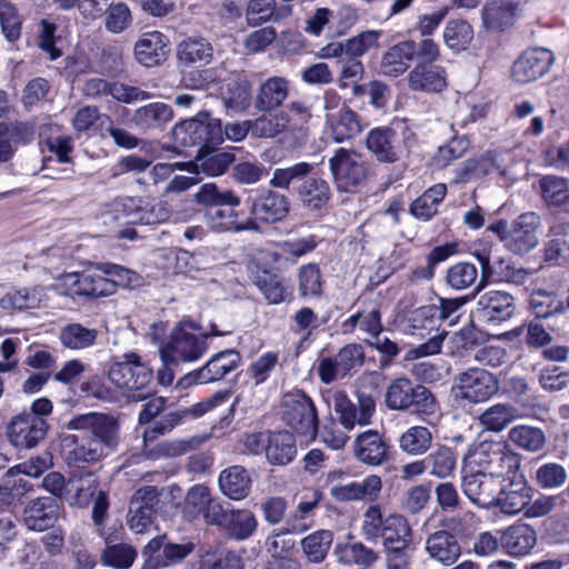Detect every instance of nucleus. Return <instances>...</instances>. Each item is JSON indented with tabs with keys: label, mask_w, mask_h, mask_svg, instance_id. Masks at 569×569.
<instances>
[{
	"label": "nucleus",
	"mask_w": 569,
	"mask_h": 569,
	"mask_svg": "<svg viewBox=\"0 0 569 569\" xmlns=\"http://www.w3.org/2000/svg\"><path fill=\"white\" fill-rule=\"evenodd\" d=\"M136 280V272L114 263H102L82 272L64 273L60 279L61 286L70 296L91 299L110 296L118 286H131Z\"/></svg>",
	"instance_id": "obj_1"
},
{
	"label": "nucleus",
	"mask_w": 569,
	"mask_h": 569,
	"mask_svg": "<svg viewBox=\"0 0 569 569\" xmlns=\"http://www.w3.org/2000/svg\"><path fill=\"white\" fill-rule=\"evenodd\" d=\"M108 377L129 401H143L152 395V370L137 353H124L110 367Z\"/></svg>",
	"instance_id": "obj_2"
},
{
	"label": "nucleus",
	"mask_w": 569,
	"mask_h": 569,
	"mask_svg": "<svg viewBox=\"0 0 569 569\" xmlns=\"http://www.w3.org/2000/svg\"><path fill=\"white\" fill-rule=\"evenodd\" d=\"M207 339L208 335L200 333L193 322L181 321L171 331L169 341L159 349L160 357L167 366L197 361L208 350Z\"/></svg>",
	"instance_id": "obj_3"
},
{
	"label": "nucleus",
	"mask_w": 569,
	"mask_h": 569,
	"mask_svg": "<svg viewBox=\"0 0 569 569\" xmlns=\"http://www.w3.org/2000/svg\"><path fill=\"white\" fill-rule=\"evenodd\" d=\"M385 402L391 410L411 411L420 416L429 417L438 411V403L431 391L408 378H397L390 382Z\"/></svg>",
	"instance_id": "obj_4"
},
{
	"label": "nucleus",
	"mask_w": 569,
	"mask_h": 569,
	"mask_svg": "<svg viewBox=\"0 0 569 569\" xmlns=\"http://www.w3.org/2000/svg\"><path fill=\"white\" fill-rule=\"evenodd\" d=\"M540 227V214L528 211L521 213L510 223L501 220L489 229L498 236L510 252L517 256H525L538 246V230Z\"/></svg>",
	"instance_id": "obj_5"
},
{
	"label": "nucleus",
	"mask_w": 569,
	"mask_h": 569,
	"mask_svg": "<svg viewBox=\"0 0 569 569\" xmlns=\"http://www.w3.org/2000/svg\"><path fill=\"white\" fill-rule=\"evenodd\" d=\"M415 141V133L408 128L398 131L389 126H380L368 131L365 144L378 162L390 164L407 154Z\"/></svg>",
	"instance_id": "obj_6"
},
{
	"label": "nucleus",
	"mask_w": 569,
	"mask_h": 569,
	"mask_svg": "<svg viewBox=\"0 0 569 569\" xmlns=\"http://www.w3.org/2000/svg\"><path fill=\"white\" fill-rule=\"evenodd\" d=\"M471 459L479 470L501 482L517 478L520 468L519 455L499 441L480 443L471 453Z\"/></svg>",
	"instance_id": "obj_7"
},
{
	"label": "nucleus",
	"mask_w": 569,
	"mask_h": 569,
	"mask_svg": "<svg viewBox=\"0 0 569 569\" xmlns=\"http://www.w3.org/2000/svg\"><path fill=\"white\" fill-rule=\"evenodd\" d=\"M436 305H426L409 311L403 320L405 331L408 335L426 338L436 331L426 342L417 346L412 353L416 358L433 356L440 352L446 330L439 331V325L435 317Z\"/></svg>",
	"instance_id": "obj_8"
},
{
	"label": "nucleus",
	"mask_w": 569,
	"mask_h": 569,
	"mask_svg": "<svg viewBox=\"0 0 569 569\" xmlns=\"http://www.w3.org/2000/svg\"><path fill=\"white\" fill-rule=\"evenodd\" d=\"M329 168L339 191L351 192L361 186L369 174V164L352 149L339 148L329 159Z\"/></svg>",
	"instance_id": "obj_9"
},
{
	"label": "nucleus",
	"mask_w": 569,
	"mask_h": 569,
	"mask_svg": "<svg viewBox=\"0 0 569 569\" xmlns=\"http://www.w3.org/2000/svg\"><path fill=\"white\" fill-rule=\"evenodd\" d=\"M194 549V545L172 542L166 535L152 538L142 549L140 569H173L181 563Z\"/></svg>",
	"instance_id": "obj_10"
},
{
	"label": "nucleus",
	"mask_w": 569,
	"mask_h": 569,
	"mask_svg": "<svg viewBox=\"0 0 569 569\" xmlns=\"http://www.w3.org/2000/svg\"><path fill=\"white\" fill-rule=\"evenodd\" d=\"M176 139L184 147H211L223 141L221 121L208 112H199L196 118L186 120L173 130Z\"/></svg>",
	"instance_id": "obj_11"
},
{
	"label": "nucleus",
	"mask_w": 569,
	"mask_h": 569,
	"mask_svg": "<svg viewBox=\"0 0 569 569\" xmlns=\"http://www.w3.org/2000/svg\"><path fill=\"white\" fill-rule=\"evenodd\" d=\"M498 381L485 369L470 368L456 378V399L466 405L482 403L498 392Z\"/></svg>",
	"instance_id": "obj_12"
},
{
	"label": "nucleus",
	"mask_w": 569,
	"mask_h": 569,
	"mask_svg": "<svg viewBox=\"0 0 569 569\" xmlns=\"http://www.w3.org/2000/svg\"><path fill=\"white\" fill-rule=\"evenodd\" d=\"M282 419L296 432L313 438L318 430V415L313 401L298 390L287 393L282 400Z\"/></svg>",
	"instance_id": "obj_13"
},
{
	"label": "nucleus",
	"mask_w": 569,
	"mask_h": 569,
	"mask_svg": "<svg viewBox=\"0 0 569 569\" xmlns=\"http://www.w3.org/2000/svg\"><path fill=\"white\" fill-rule=\"evenodd\" d=\"M69 430L89 431L93 442L110 453L119 442V426L114 417L100 412H88L73 417Z\"/></svg>",
	"instance_id": "obj_14"
},
{
	"label": "nucleus",
	"mask_w": 569,
	"mask_h": 569,
	"mask_svg": "<svg viewBox=\"0 0 569 569\" xmlns=\"http://www.w3.org/2000/svg\"><path fill=\"white\" fill-rule=\"evenodd\" d=\"M48 429L47 419L20 412L11 418L7 437L17 449H32L44 440Z\"/></svg>",
	"instance_id": "obj_15"
},
{
	"label": "nucleus",
	"mask_w": 569,
	"mask_h": 569,
	"mask_svg": "<svg viewBox=\"0 0 569 569\" xmlns=\"http://www.w3.org/2000/svg\"><path fill=\"white\" fill-rule=\"evenodd\" d=\"M501 480L486 475L481 470H465L461 476V490L469 501L480 508L496 506L500 492Z\"/></svg>",
	"instance_id": "obj_16"
},
{
	"label": "nucleus",
	"mask_w": 569,
	"mask_h": 569,
	"mask_svg": "<svg viewBox=\"0 0 569 569\" xmlns=\"http://www.w3.org/2000/svg\"><path fill=\"white\" fill-rule=\"evenodd\" d=\"M240 361L241 356L234 349L222 350L212 356L202 368L182 377L179 385L189 387L194 383L203 385L219 381L233 371L240 365Z\"/></svg>",
	"instance_id": "obj_17"
},
{
	"label": "nucleus",
	"mask_w": 569,
	"mask_h": 569,
	"mask_svg": "<svg viewBox=\"0 0 569 569\" xmlns=\"http://www.w3.org/2000/svg\"><path fill=\"white\" fill-rule=\"evenodd\" d=\"M555 61L553 53L545 48H533L525 51L513 63L512 78L516 82L526 84L545 76Z\"/></svg>",
	"instance_id": "obj_18"
},
{
	"label": "nucleus",
	"mask_w": 569,
	"mask_h": 569,
	"mask_svg": "<svg viewBox=\"0 0 569 569\" xmlns=\"http://www.w3.org/2000/svg\"><path fill=\"white\" fill-rule=\"evenodd\" d=\"M62 506L53 497L30 500L23 509V521L29 530L44 531L53 528L61 517Z\"/></svg>",
	"instance_id": "obj_19"
},
{
	"label": "nucleus",
	"mask_w": 569,
	"mask_h": 569,
	"mask_svg": "<svg viewBox=\"0 0 569 569\" xmlns=\"http://www.w3.org/2000/svg\"><path fill=\"white\" fill-rule=\"evenodd\" d=\"M290 211L289 198L272 189L262 190L251 201L250 213L266 223L282 221Z\"/></svg>",
	"instance_id": "obj_20"
},
{
	"label": "nucleus",
	"mask_w": 569,
	"mask_h": 569,
	"mask_svg": "<svg viewBox=\"0 0 569 569\" xmlns=\"http://www.w3.org/2000/svg\"><path fill=\"white\" fill-rule=\"evenodd\" d=\"M516 310L515 299L507 291L489 290L482 293L476 311L483 320L489 322H502L510 319Z\"/></svg>",
	"instance_id": "obj_21"
},
{
	"label": "nucleus",
	"mask_w": 569,
	"mask_h": 569,
	"mask_svg": "<svg viewBox=\"0 0 569 569\" xmlns=\"http://www.w3.org/2000/svg\"><path fill=\"white\" fill-rule=\"evenodd\" d=\"M168 43V38L160 31L144 32L134 44V58L148 68L159 66L167 59Z\"/></svg>",
	"instance_id": "obj_22"
},
{
	"label": "nucleus",
	"mask_w": 569,
	"mask_h": 569,
	"mask_svg": "<svg viewBox=\"0 0 569 569\" xmlns=\"http://www.w3.org/2000/svg\"><path fill=\"white\" fill-rule=\"evenodd\" d=\"M329 134L337 143H343L357 138L366 128L362 118L349 107L341 108L329 117Z\"/></svg>",
	"instance_id": "obj_23"
},
{
	"label": "nucleus",
	"mask_w": 569,
	"mask_h": 569,
	"mask_svg": "<svg viewBox=\"0 0 569 569\" xmlns=\"http://www.w3.org/2000/svg\"><path fill=\"white\" fill-rule=\"evenodd\" d=\"M290 83L283 77L273 76L262 81L254 94L253 103L258 111H272L288 98Z\"/></svg>",
	"instance_id": "obj_24"
},
{
	"label": "nucleus",
	"mask_w": 569,
	"mask_h": 569,
	"mask_svg": "<svg viewBox=\"0 0 569 569\" xmlns=\"http://www.w3.org/2000/svg\"><path fill=\"white\" fill-rule=\"evenodd\" d=\"M426 551L432 560L450 566L460 557L461 547L455 535L439 530L428 536Z\"/></svg>",
	"instance_id": "obj_25"
},
{
	"label": "nucleus",
	"mask_w": 569,
	"mask_h": 569,
	"mask_svg": "<svg viewBox=\"0 0 569 569\" xmlns=\"http://www.w3.org/2000/svg\"><path fill=\"white\" fill-rule=\"evenodd\" d=\"M409 87L416 91L440 92L447 87L446 71L430 63H417L408 76Z\"/></svg>",
	"instance_id": "obj_26"
},
{
	"label": "nucleus",
	"mask_w": 569,
	"mask_h": 569,
	"mask_svg": "<svg viewBox=\"0 0 569 569\" xmlns=\"http://www.w3.org/2000/svg\"><path fill=\"white\" fill-rule=\"evenodd\" d=\"M355 455L363 463L380 466L388 456V446L376 430H367L356 439Z\"/></svg>",
	"instance_id": "obj_27"
},
{
	"label": "nucleus",
	"mask_w": 569,
	"mask_h": 569,
	"mask_svg": "<svg viewBox=\"0 0 569 569\" xmlns=\"http://www.w3.org/2000/svg\"><path fill=\"white\" fill-rule=\"evenodd\" d=\"M502 548L511 556L528 555L537 543L536 530L528 523H516L501 531Z\"/></svg>",
	"instance_id": "obj_28"
},
{
	"label": "nucleus",
	"mask_w": 569,
	"mask_h": 569,
	"mask_svg": "<svg viewBox=\"0 0 569 569\" xmlns=\"http://www.w3.org/2000/svg\"><path fill=\"white\" fill-rule=\"evenodd\" d=\"M297 197L305 208L309 211H320L323 209L331 197L328 181L320 177H307L296 188Z\"/></svg>",
	"instance_id": "obj_29"
},
{
	"label": "nucleus",
	"mask_w": 569,
	"mask_h": 569,
	"mask_svg": "<svg viewBox=\"0 0 569 569\" xmlns=\"http://www.w3.org/2000/svg\"><path fill=\"white\" fill-rule=\"evenodd\" d=\"M213 58L211 43L202 37H189L177 48V59L183 67H201L209 64Z\"/></svg>",
	"instance_id": "obj_30"
},
{
	"label": "nucleus",
	"mask_w": 569,
	"mask_h": 569,
	"mask_svg": "<svg viewBox=\"0 0 569 569\" xmlns=\"http://www.w3.org/2000/svg\"><path fill=\"white\" fill-rule=\"evenodd\" d=\"M520 478H522L520 476ZM508 487L500 485V492L496 506L506 515H516L522 510L526 511L530 500L531 488L526 485L523 479L513 478Z\"/></svg>",
	"instance_id": "obj_31"
},
{
	"label": "nucleus",
	"mask_w": 569,
	"mask_h": 569,
	"mask_svg": "<svg viewBox=\"0 0 569 569\" xmlns=\"http://www.w3.org/2000/svg\"><path fill=\"white\" fill-rule=\"evenodd\" d=\"M539 187L543 202L551 208H556L563 213L569 214V180L547 174L539 179Z\"/></svg>",
	"instance_id": "obj_32"
},
{
	"label": "nucleus",
	"mask_w": 569,
	"mask_h": 569,
	"mask_svg": "<svg viewBox=\"0 0 569 569\" xmlns=\"http://www.w3.org/2000/svg\"><path fill=\"white\" fill-rule=\"evenodd\" d=\"M416 52L413 41H402L391 47L382 57L380 70L385 76L399 77L409 68Z\"/></svg>",
	"instance_id": "obj_33"
},
{
	"label": "nucleus",
	"mask_w": 569,
	"mask_h": 569,
	"mask_svg": "<svg viewBox=\"0 0 569 569\" xmlns=\"http://www.w3.org/2000/svg\"><path fill=\"white\" fill-rule=\"evenodd\" d=\"M222 493L232 500H241L250 492L251 479L241 466H231L221 471L218 479Z\"/></svg>",
	"instance_id": "obj_34"
},
{
	"label": "nucleus",
	"mask_w": 569,
	"mask_h": 569,
	"mask_svg": "<svg viewBox=\"0 0 569 569\" xmlns=\"http://www.w3.org/2000/svg\"><path fill=\"white\" fill-rule=\"evenodd\" d=\"M173 117L172 108L163 102H152L138 108L131 118L132 123L142 131L161 128Z\"/></svg>",
	"instance_id": "obj_35"
},
{
	"label": "nucleus",
	"mask_w": 569,
	"mask_h": 569,
	"mask_svg": "<svg viewBox=\"0 0 569 569\" xmlns=\"http://www.w3.org/2000/svg\"><path fill=\"white\" fill-rule=\"evenodd\" d=\"M332 542L333 532L331 530L319 529L300 540V549L309 563L320 565L326 560Z\"/></svg>",
	"instance_id": "obj_36"
},
{
	"label": "nucleus",
	"mask_w": 569,
	"mask_h": 569,
	"mask_svg": "<svg viewBox=\"0 0 569 569\" xmlns=\"http://www.w3.org/2000/svg\"><path fill=\"white\" fill-rule=\"evenodd\" d=\"M223 206L224 204H218L208 208L204 213V219L212 229L217 231H242L257 229V223L253 219H248L244 223H239L237 221V213L233 209L234 207L228 206V208H226Z\"/></svg>",
	"instance_id": "obj_37"
},
{
	"label": "nucleus",
	"mask_w": 569,
	"mask_h": 569,
	"mask_svg": "<svg viewBox=\"0 0 569 569\" xmlns=\"http://www.w3.org/2000/svg\"><path fill=\"white\" fill-rule=\"evenodd\" d=\"M308 526L305 523L290 522L286 529L273 530L264 540V549L271 557L270 562H276L290 556L295 548V540L286 538L289 533H299L306 531Z\"/></svg>",
	"instance_id": "obj_38"
},
{
	"label": "nucleus",
	"mask_w": 569,
	"mask_h": 569,
	"mask_svg": "<svg viewBox=\"0 0 569 569\" xmlns=\"http://www.w3.org/2000/svg\"><path fill=\"white\" fill-rule=\"evenodd\" d=\"M517 4L512 0H497L482 10V20L487 28L503 31L513 24L517 18Z\"/></svg>",
	"instance_id": "obj_39"
},
{
	"label": "nucleus",
	"mask_w": 569,
	"mask_h": 569,
	"mask_svg": "<svg viewBox=\"0 0 569 569\" xmlns=\"http://www.w3.org/2000/svg\"><path fill=\"white\" fill-rule=\"evenodd\" d=\"M297 455L295 437L289 431L270 432L266 458L271 465H287Z\"/></svg>",
	"instance_id": "obj_40"
},
{
	"label": "nucleus",
	"mask_w": 569,
	"mask_h": 569,
	"mask_svg": "<svg viewBox=\"0 0 569 569\" xmlns=\"http://www.w3.org/2000/svg\"><path fill=\"white\" fill-rule=\"evenodd\" d=\"M386 548L409 547L412 539V531L407 519L398 513L386 517L385 527L380 537Z\"/></svg>",
	"instance_id": "obj_41"
},
{
	"label": "nucleus",
	"mask_w": 569,
	"mask_h": 569,
	"mask_svg": "<svg viewBox=\"0 0 569 569\" xmlns=\"http://www.w3.org/2000/svg\"><path fill=\"white\" fill-rule=\"evenodd\" d=\"M221 99L229 110L244 111L251 101V86L244 78H232L221 86Z\"/></svg>",
	"instance_id": "obj_42"
},
{
	"label": "nucleus",
	"mask_w": 569,
	"mask_h": 569,
	"mask_svg": "<svg viewBox=\"0 0 569 569\" xmlns=\"http://www.w3.org/2000/svg\"><path fill=\"white\" fill-rule=\"evenodd\" d=\"M337 561L345 566L368 568L373 565L378 556L376 551L362 542L338 543L335 548Z\"/></svg>",
	"instance_id": "obj_43"
},
{
	"label": "nucleus",
	"mask_w": 569,
	"mask_h": 569,
	"mask_svg": "<svg viewBox=\"0 0 569 569\" xmlns=\"http://www.w3.org/2000/svg\"><path fill=\"white\" fill-rule=\"evenodd\" d=\"M313 171V164L309 162H296L288 167H278L272 171L269 186L277 190H290L299 186Z\"/></svg>",
	"instance_id": "obj_44"
},
{
	"label": "nucleus",
	"mask_w": 569,
	"mask_h": 569,
	"mask_svg": "<svg viewBox=\"0 0 569 569\" xmlns=\"http://www.w3.org/2000/svg\"><path fill=\"white\" fill-rule=\"evenodd\" d=\"M137 556L138 551L132 545L107 539L101 553V562L113 569H129Z\"/></svg>",
	"instance_id": "obj_45"
},
{
	"label": "nucleus",
	"mask_w": 569,
	"mask_h": 569,
	"mask_svg": "<svg viewBox=\"0 0 569 569\" xmlns=\"http://www.w3.org/2000/svg\"><path fill=\"white\" fill-rule=\"evenodd\" d=\"M519 417L518 409L510 403H496L488 407L480 416L479 422L485 429L500 432Z\"/></svg>",
	"instance_id": "obj_46"
},
{
	"label": "nucleus",
	"mask_w": 569,
	"mask_h": 569,
	"mask_svg": "<svg viewBox=\"0 0 569 569\" xmlns=\"http://www.w3.org/2000/svg\"><path fill=\"white\" fill-rule=\"evenodd\" d=\"M204 441L203 437H192L189 439H179L173 441H162L157 443L153 448L149 447V441L144 442V453L152 458H172L187 453L188 451L196 449Z\"/></svg>",
	"instance_id": "obj_47"
},
{
	"label": "nucleus",
	"mask_w": 569,
	"mask_h": 569,
	"mask_svg": "<svg viewBox=\"0 0 569 569\" xmlns=\"http://www.w3.org/2000/svg\"><path fill=\"white\" fill-rule=\"evenodd\" d=\"M446 192V184L432 186L411 203L410 212L425 221L431 219L438 212V206L443 200Z\"/></svg>",
	"instance_id": "obj_48"
},
{
	"label": "nucleus",
	"mask_w": 569,
	"mask_h": 569,
	"mask_svg": "<svg viewBox=\"0 0 569 569\" xmlns=\"http://www.w3.org/2000/svg\"><path fill=\"white\" fill-rule=\"evenodd\" d=\"M432 433L423 426L408 428L399 438V448L409 456H422L432 445Z\"/></svg>",
	"instance_id": "obj_49"
},
{
	"label": "nucleus",
	"mask_w": 569,
	"mask_h": 569,
	"mask_svg": "<svg viewBox=\"0 0 569 569\" xmlns=\"http://www.w3.org/2000/svg\"><path fill=\"white\" fill-rule=\"evenodd\" d=\"M508 438L515 446L529 452H538L546 446L545 432L532 426H515L509 430Z\"/></svg>",
	"instance_id": "obj_50"
},
{
	"label": "nucleus",
	"mask_w": 569,
	"mask_h": 569,
	"mask_svg": "<svg viewBox=\"0 0 569 569\" xmlns=\"http://www.w3.org/2000/svg\"><path fill=\"white\" fill-rule=\"evenodd\" d=\"M97 336L96 329L86 328L80 323H70L61 328L59 339L64 348L81 350L91 347Z\"/></svg>",
	"instance_id": "obj_51"
},
{
	"label": "nucleus",
	"mask_w": 569,
	"mask_h": 569,
	"mask_svg": "<svg viewBox=\"0 0 569 569\" xmlns=\"http://www.w3.org/2000/svg\"><path fill=\"white\" fill-rule=\"evenodd\" d=\"M290 117L280 111L268 113L252 120V136L256 138H274L289 128Z\"/></svg>",
	"instance_id": "obj_52"
},
{
	"label": "nucleus",
	"mask_w": 569,
	"mask_h": 569,
	"mask_svg": "<svg viewBox=\"0 0 569 569\" xmlns=\"http://www.w3.org/2000/svg\"><path fill=\"white\" fill-rule=\"evenodd\" d=\"M258 526L254 515L249 510H231L223 528L230 537L237 540L248 539Z\"/></svg>",
	"instance_id": "obj_53"
},
{
	"label": "nucleus",
	"mask_w": 569,
	"mask_h": 569,
	"mask_svg": "<svg viewBox=\"0 0 569 569\" xmlns=\"http://www.w3.org/2000/svg\"><path fill=\"white\" fill-rule=\"evenodd\" d=\"M428 471L431 476L445 479L450 477L456 469V455L451 448L440 446L426 457Z\"/></svg>",
	"instance_id": "obj_54"
},
{
	"label": "nucleus",
	"mask_w": 569,
	"mask_h": 569,
	"mask_svg": "<svg viewBox=\"0 0 569 569\" xmlns=\"http://www.w3.org/2000/svg\"><path fill=\"white\" fill-rule=\"evenodd\" d=\"M40 301L41 295L37 289H12L0 299V308L4 311L31 309L38 307Z\"/></svg>",
	"instance_id": "obj_55"
},
{
	"label": "nucleus",
	"mask_w": 569,
	"mask_h": 569,
	"mask_svg": "<svg viewBox=\"0 0 569 569\" xmlns=\"http://www.w3.org/2000/svg\"><path fill=\"white\" fill-rule=\"evenodd\" d=\"M71 491H74V503L79 507L88 506L89 502L97 497L99 481L92 472H81L74 476L68 482Z\"/></svg>",
	"instance_id": "obj_56"
},
{
	"label": "nucleus",
	"mask_w": 569,
	"mask_h": 569,
	"mask_svg": "<svg viewBox=\"0 0 569 569\" xmlns=\"http://www.w3.org/2000/svg\"><path fill=\"white\" fill-rule=\"evenodd\" d=\"M357 327L371 338L377 333H381L382 323L379 309L372 307L368 310L358 311L343 322L346 330L353 331Z\"/></svg>",
	"instance_id": "obj_57"
},
{
	"label": "nucleus",
	"mask_w": 569,
	"mask_h": 569,
	"mask_svg": "<svg viewBox=\"0 0 569 569\" xmlns=\"http://www.w3.org/2000/svg\"><path fill=\"white\" fill-rule=\"evenodd\" d=\"M109 455L100 445L88 440L86 443H73V447L66 452L68 465L81 467L86 463H93Z\"/></svg>",
	"instance_id": "obj_58"
},
{
	"label": "nucleus",
	"mask_w": 569,
	"mask_h": 569,
	"mask_svg": "<svg viewBox=\"0 0 569 569\" xmlns=\"http://www.w3.org/2000/svg\"><path fill=\"white\" fill-rule=\"evenodd\" d=\"M479 345L478 332L472 327H465L450 337L447 355L463 359Z\"/></svg>",
	"instance_id": "obj_59"
},
{
	"label": "nucleus",
	"mask_w": 569,
	"mask_h": 569,
	"mask_svg": "<svg viewBox=\"0 0 569 569\" xmlns=\"http://www.w3.org/2000/svg\"><path fill=\"white\" fill-rule=\"evenodd\" d=\"M473 38L471 26L463 20H451L443 29V41L451 50H465Z\"/></svg>",
	"instance_id": "obj_60"
},
{
	"label": "nucleus",
	"mask_w": 569,
	"mask_h": 569,
	"mask_svg": "<svg viewBox=\"0 0 569 569\" xmlns=\"http://www.w3.org/2000/svg\"><path fill=\"white\" fill-rule=\"evenodd\" d=\"M210 489L204 485L192 486L184 497L183 515L187 519L193 520L201 516L211 499Z\"/></svg>",
	"instance_id": "obj_61"
},
{
	"label": "nucleus",
	"mask_w": 569,
	"mask_h": 569,
	"mask_svg": "<svg viewBox=\"0 0 569 569\" xmlns=\"http://www.w3.org/2000/svg\"><path fill=\"white\" fill-rule=\"evenodd\" d=\"M199 203L211 208L218 204H227L230 207H238L240 198L231 190L220 191L214 183L203 184L194 194Z\"/></svg>",
	"instance_id": "obj_62"
},
{
	"label": "nucleus",
	"mask_w": 569,
	"mask_h": 569,
	"mask_svg": "<svg viewBox=\"0 0 569 569\" xmlns=\"http://www.w3.org/2000/svg\"><path fill=\"white\" fill-rule=\"evenodd\" d=\"M530 309L538 319H548L562 313V302L553 295L546 291L533 292L529 300Z\"/></svg>",
	"instance_id": "obj_63"
},
{
	"label": "nucleus",
	"mask_w": 569,
	"mask_h": 569,
	"mask_svg": "<svg viewBox=\"0 0 569 569\" xmlns=\"http://www.w3.org/2000/svg\"><path fill=\"white\" fill-rule=\"evenodd\" d=\"M551 239L545 243L543 259L546 262L560 264L569 260V233L551 229Z\"/></svg>",
	"instance_id": "obj_64"
}]
</instances>
